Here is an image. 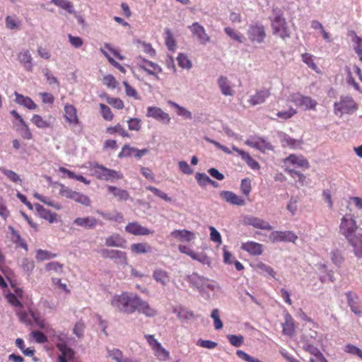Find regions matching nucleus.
Returning a JSON list of instances; mask_svg holds the SVG:
<instances>
[{"instance_id": "nucleus-1", "label": "nucleus", "mask_w": 362, "mask_h": 362, "mask_svg": "<svg viewBox=\"0 0 362 362\" xmlns=\"http://www.w3.org/2000/svg\"><path fill=\"white\" fill-rule=\"evenodd\" d=\"M339 233L353 247L356 257L362 259V228L358 226L352 214H346L341 218Z\"/></svg>"}, {"instance_id": "nucleus-63", "label": "nucleus", "mask_w": 362, "mask_h": 362, "mask_svg": "<svg viewBox=\"0 0 362 362\" xmlns=\"http://www.w3.org/2000/svg\"><path fill=\"white\" fill-rule=\"evenodd\" d=\"M195 178L201 187H205L207 185H209L211 181V178L207 175L202 173H197Z\"/></svg>"}, {"instance_id": "nucleus-23", "label": "nucleus", "mask_w": 362, "mask_h": 362, "mask_svg": "<svg viewBox=\"0 0 362 362\" xmlns=\"http://www.w3.org/2000/svg\"><path fill=\"white\" fill-rule=\"evenodd\" d=\"M141 61V64H139V66L148 74L156 76L158 74L162 72V69L158 64L145 59H142Z\"/></svg>"}, {"instance_id": "nucleus-49", "label": "nucleus", "mask_w": 362, "mask_h": 362, "mask_svg": "<svg viewBox=\"0 0 362 362\" xmlns=\"http://www.w3.org/2000/svg\"><path fill=\"white\" fill-rule=\"evenodd\" d=\"M165 41L167 47L168 48L169 50L174 51L176 47V42L173 33H171L169 28H165Z\"/></svg>"}, {"instance_id": "nucleus-42", "label": "nucleus", "mask_w": 362, "mask_h": 362, "mask_svg": "<svg viewBox=\"0 0 362 362\" xmlns=\"http://www.w3.org/2000/svg\"><path fill=\"white\" fill-rule=\"evenodd\" d=\"M131 250L135 254H145L151 252L152 247L146 243H134L131 245Z\"/></svg>"}, {"instance_id": "nucleus-4", "label": "nucleus", "mask_w": 362, "mask_h": 362, "mask_svg": "<svg viewBox=\"0 0 362 362\" xmlns=\"http://www.w3.org/2000/svg\"><path fill=\"white\" fill-rule=\"evenodd\" d=\"M273 35L282 40L289 38L291 31L284 17V12L279 8L272 9V16L269 17Z\"/></svg>"}, {"instance_id": "nucleus-55", "label": "nucleus", "mask_w": 362, "mask_h": 362, "mask_svg": "<svg viewBox=\"0 0 362 362\" xmlns=\"http://www.w3.org/2000/svg\"><path fill=\"white\" fill-rule=\"evenodd\" d=\"M18 131L20 132L21 136L25 139H31L33 138V134L25 121L20 123Z\"/></svg>"}, {"instance_id": "nucleus-62", "label": "nucleus", "mask_w": 362, "mask_h": 362, "mask_svg": "<svg viewBox=\"0 0 362 362\" xmlns=\"http://www.w3.org/2000/svg\"><path fill=\"white\" fill-rule=\"evenodd\" d=\"M296 113H297L296 110H295L293 107H290L287 110L279 111L276 113V116L279 118H281L284 120H287V119L291 118L293 116H294Z\"/></svg>"}, {"instance_id": "nucleus-3", "label": "nucleus", "mask_w": 362, "mask_h": 362, "mask_svg": "<svg viewBox=\"0 0 362 362\" xmlns=\"http://www.w3.org/2000/svg\"><path fill=\"white\" fill-rule=\"evenodd\" d=\"M138 295L133 293L122 292L116 294L110 299V305L120 313L132 314L135 312V305Z\"/></svg>"}, {"instance_id": "nucleus-28", "label": "nucleus", "mask_w": 362, "mask_h": 362, "mask_svg": "<svg viewBox=\"0 0 362 362\" xmlns=\"http://www.w3.org/2000/svg\"><path fill=\"white\" fill-rule=\"evenodd\" d=\"M262 245L253 241H248L243 243L241 249L247 252L252 255H260L262 253Z\"/></svg>"}, {"instance_id": "nucleus-44", "label": "nucleus", "mask_w": 362, "mask_h": 362, "mask_svg": "<svg viewBox=\"0 0 362 362\" xmlns=\"http://www.w3.org/2000/svg\"><path fill=\"white\" fill-rule=\"evenodd\" d=\"M311 28L315 30H318L327 42L332 41L330 34L325 30L322 24L320 21L316 20L312 21Z\"/></svg>"}, {"instance_id": "nucleus-45", "label": "nucleus", "mask_w": 362, "mask_h": 362, "mask_svg": "<svg viewBox=\"0 0 362 362\" xmlns=\"http://www.w3.org/2000/svg\"><path fill=\"white\" fill-rule=\"evenodd\" d=\"M110 259L117 264L122 265L127 264V257L126 253L123 251L114 250Z\"/></svg>"}, {"instance_id": "nucleus-53", "label": "nucleus", "mask_w": 362, "mask_h": 362, "mask_svg": "<svg viewBox=\"0 0 362 362\" xmlns=\"http://www.w3.org/2000/svg\"><path fill=\"white\" fill-rule=\"evenodd\" d=\"M45 269L56 274H62L63 273V264L57 262H49L45 265Z\"/></svg>"}, {"instance_id": "nucleus-26", "label": "nucleus", "mask_w": 362, "mask_h": 362, "mask_svg": "<svg viewBox=\"0 0 362 362\" xmlns=\"http://www.w3.org/2000/svg\"><path fill=\"white\" fill-rule=\"evenodd\" d=\"M14 95L16 96L15 101L17 104L23 106L30 110H35L37 108V105L30 97L25 96L17 92H15Z\"/></svg>"}, {"instance_id": "nucleus-47", "label": "nucleus", "mask_w": 362, "mask_h": 362, "mask_svg": "<svg viewBox=\"0 0 362 362\" xmlns=\"http://www.w3.org/2000/svg\"><path fill=\"white\" fill-rule=\"evenodd\" d=\"M19 266L23 272L28 276H30L35 268V263L28 258H23L19 264Z\"/></svg>"}, {"instance_id": "nucleus-39", "label": "nucleus", "mask_w": 362, "mask_h": 362, "mask_svg": "<svg viewBox=\"0 0 362 362\" xmlns=\"http://www.w3.org/2000/svg\"><path fill=\"white\" fill-rule=\"evenodd\" d=\"M168 103L170 106L176 109V113L178 116L187 119H192V112L185 107L180 106L179 104L172 100H168Z\"/></svg>"}, {"instance_id": "nucleus-60", "label": "nucleus", "mask_w": 362, "mask_h": 362, "mask_svg": "<svg viewBox=\"0 0 362 362\" xmlns=\"http://www.w3.org/2000/svg\"><path fill=\"white\" fill-rule=\"evenodd\" d=\"M211 317L214 320V325L216 329H221L223 327V322L220 319L219 310L214 309L211 312Z\"/></svg>"}, {"instance_id": "nucleus-7", "label": "nucleus", "mask_w": 362, "mask_h": 362, "mask_svg": "<svg viewBox=\"0 0 362 362\" xmlns=\"http://www.w3.org/2000/svg\"><path fill=\"white\" fill-rule=\"evenodd\" d=\"M144 338L159 361H165L169 358L170 353L155 338L154 335L145 334Z\"/></svg>"}, {"instance_id": "nucleus-17", "label": "nucleus", "mask_w": 362, "mask_h": 362, "mask_svg": "<svg viewBox=\"0 0 362 362\" xmlns=\"http://www.w3.org/2000/svg\"><path fill=\"white\" fill-rule=\"evenodd\" d=\"M64 117L67 123L74 126L79 124L77 110L73 105L66 104L64 107Z\"/></svg>"}, {"instance_id": "nucleus-43", "label": "nucleus", "mask_w": 362, "mask_h": 362, "mask_svg": "<svg viewBox=\"0 0 362 362\" xmlns=\"http://www.w3.org/2000/svg\"><path fill=\"white\" fill-rule=\"evenodd\" d=\"M255 269L257 271H259L260 274H267L273 279L276 278V272L268 264L259 262L255 265Z\"/></svg>"}, {"instance_id": "nucleus-48", "label": "nucleus", "mask_w": 362, "mask_h": 362, "mask_svg": "<svg viewBox=\"0 0 362 362\" xmlns=\"http://www.w3.org/2000/svg\"><path fill=\"white\" fill-rule=\"evenodd\" d=\"M56 257H57L56 254L52 253L47 250H43L41 249L36 250L35 258H36L37 261H38V262L49 260V259L55 258Z\"/></svg>"}, {"instance_id": "nucleus-27", "label": "nucleus", "mask_w": 362, "mask_h": 362, "mask_svg": "<svg viewBox=\"0 0 362 362\" xmlns=\"http://www.w3.org/2000/svg\"><path fill=\"white\" fill-rule=\"evenodd\" d=\"M233 151L237 152L242 159L245 161L247 165L252 170H258L260 166L259 163L254 160L247 152L239 149L235 146H232Z\"/></svg>"}, {"instance_id": "nucleus-56", "label": "nucleus", "mask_w": 362, "mask_h": 362, "mask_svg": "<svg viewBox=\"0 0 362 362\" xmlns=\"http://www.w3.org/2000/svg\"><path fill=\"white\" fill-rule=\"evenodd\" d=\"M107 132L110 134H113L115 133H118L123 137H129V133L122 127V126L119 124L114 127H110L107 128Z\"/></svg>"}, {"instance_id": "nucleus-38", "label": "nucleus", "mask_w": 362, "mask_h": 362, "mask_svg": "<svg viewBox=\"0 0 362 362\" xmlns=\"http://www.w3.org/2000/svg\"><path fill=\"white\" fill-rule=\"evenodd\" d=\"M153 278L163 286L167 285L170 281L169 274L161 269H156L153 273Z\"/></svg>"}, {"instance_id": "nucleus-35", "label": "nucleus", "mask_w": 362, "mask_h": 362, "mask_svg": "<svg viewBox=\"0 0 362 362\" xmlns=\"http://www.w3.org/2000/svg\"><path fill=\"white\" fill-rule=\"evenodd\" d=\"M173 312L177 315V317L180 320L184 322H188L194 317V315L192 311L182 306L173 308Z\"/></svg>"}, {"instance_id": "nucleus-18", "label": "nucleus", "mask_w": 362, "mask_h": 362, "mask_svg": "<svg viewBox=\"0 0 362 362\" xmlns=\"http://www.w3.org/2000/svg\"><path fill=\"white\" fill-rule=\"evenodd\" d=\"M170 237L176 239L180 242H191L196 238L195 234L189 230H174L170 233Z\"/></svg>"}, {"instance_id": "nucleus-25", "label": "nucleus", "mask_w": 362, "mask_h": 362, "mask_svg": "<svg viewBox=\"0 0 362 362\" xmlns=\"http://www.w3.org/2000/svg\"><path fill=\"white\" fill-rule=\"evenodd\" d=\"M347 298V303L349 306L350 307L351 311L355 313L356 315H361V306L358 297L352 293H346Z\"/></svg>"}, {"instance_id": "nucleus-22", "label": "nucleus", "mask_w": 362, "mask_h": 362, "mask_svg": "<svg viewBox=\"0 0 362 362\" xmlns=\"http://www.w3.org/2000/svg\"><path fill=\"white\" fill-rule=\"evenodd\" d=\"M220 197L230 204L243 206L245 204L243 198L236 195L231 191H221L220 192Z\"/></svg>"}, {"instance_id": "nucleus-52", "label": "nucleus", "mask_w": 362, "mask_h": 362, "mask_svg": "<svg viewBox=\"0 0 362 362\" xmlns=\"http://www.w3.org/2000/svg\"><path fill=\"white\" fill-rule=\"evenodd\" d=\"M192 259L196 260L204 265L211 267V259L204 252H195L194 253Z\"/></svg>"}, {"instance_id": "nucleus-58", "label": "nucleus", "mask_w": 362, "mask_h": 362, "mask_svg": "<svg viewBox=\"0 0 362 362\" xmlns=\"http://www.w3.org/2000/svg\"><path fill=\"white\" fill-rule=\"evenodd\" d=\"M302 61L306 64L309 68L311 69L316 71L317 70L318 67L316 65V64L314 62L313 56L308 53H304L301 56Z\"/></svg>"}, {"instance_id": "nucleus-16", "label": "nucleus", "mask_w": 362, "mask_h": 362, "mask_svg": "<svg viewBox=\"0 0 362 362\" xmlns=\"http://www.w3.org/2000/svg\"><path fill=\"white\" fill-rule=\"evenodd\" d=\"M125 231L134 235H148L153 233V230L142 226L138 222L129 223L125 226Z\"/></svg>"}, {"instance_id": "nucleus-59", "label": "nucleus", "mask_w": 362, "mask_h": 362, "mask_svg": "<svg viewBox=\"0 0 362 362\" xmlns=\"http://www.w3.org/2000/svg\"><path fill=\"white\" fill-rule=\"evenodd\" d=\"M225 33L233 40L238 42H243V37L241 34L235 31L233 28L230 27H226L224 28Z\"/></svg>"}, {"instance_id": "nucleus-21", "label": "nucleus", "mask_w": 362, "mask_h": 362, "mask_svg": "<svg viewBox=\"0 0 362 362\" xmlns=\"http://www.w3.org/2000/svg\"><path fill=\"white\" fill-rule=\"evenodd\" d=\"M295 330L294 320L292 316L286 312L284 314V322L282 323V332L284 335L292 337L295 333Z\"/></svg>"}, {"instance_id": "nucleus-9", "label": "nucleus", "mask_w": 362, "mask_h": 362, "mask_svg": "<svg viewBox=\"0 0 362 362\" xmlns=\"http://www.w3.org/2000/svg\"><path fill=\"white\" fill-rule=\"evenodd\" d=\"M269 239L273 243L279 242L294 243L298 240V235L291 230H274L269 234Z\"/></svg>"}, {"instance_id": "nucleus-12", "label": "nucleus", "mask_w": 362, "mask_h": 362, "mask_svg": "<svg viewBox=\"0 0 362 362\" xmlns=\"http://www.w3.org/2000/svg\"><path fill=\"white\" fill-rule=\"evenodd\" d=\"M245 144L252 148H256L261 152L272 150V145L267 139L259 136H251L247 139Z\"/></svg>"}, {"instance_id": "nucleus-61", "label": "nucleus", "mask_w": 362, "mask_h": 362, "mask_svg": "<svg viewBox=\"0 0 362 362\" xmlns=\"http://www.w3.org/2000/svg\"><path fill=\"white\" fill-rule=\"evenodd\" d=\"M227 339L230 344L235 347L240 346L244 341V338L242 335L228 334L227 335Z\"/></svg>"}, {"instance_id": "nucleus-46", "label": "nucleus", "mask_w": 362, "mask_h": 362, "mask_svg": "<svg viewBox=\"0 0 362 362\" xmlns=\"http://www.w3.org/2000/svg\"><path fill=\"white\" fill-rule=\"evenodd\" d=\"M6 27L9 30L19 29L21 21L16 16H8L5 20Z\"/></svg>"}, {"instance_id": "nucleus-6", "label": "nucleus", "mask_w": 362, "mask_h": 362, "mask_svg": "<svg viewBox=\"0 0 362 362\" xmlns=\"http://www.w3.org/2000/svg\"><path fill=\"white\" fill-rule=\"evenodd\" d=\"M358 109V105L352 97L342 95L338 102L334 104V114L340 117L343 115H351Z\"/></svg>"}, {"instance_id": "nucleus-51", "label": "nucleus", "mask_w": 362, "mask_h": 362, "mask_svg": "<svg viewBox=\"0 0 362 362\" xmlns=\"http://www.w3.org/2000/svg\"><path fill=\"white\" fill-rule=\"evenodd\" d=\"M352 41L354 43V50L358 56L359 60L362 62V37L354 33Z\"/></svg>"}, {"instance_id": "nucleus-5", "label": "nucleus", "mask_w": 362, "mask_h": 362, "mask_svg": "<svg viewBox=\"0 0 362 362\" xmlns=\"http://www.w3.org/2000/svg\"><path fill=\"white\" fill-rule=\"evenodd\" d=\"M88 167L92 171V175L99 180L113 181L115 180H120L123 177V175L120 172L107 168L97 163H90Z\"/></svg>"}, {"instance_id": "nucleus-34", "label": "nucleus", "mask_w": 362, "mask_h": 362, "mask_svg": "<svg viewBox=\"0 0 362 362\" xmlns=\"http://www.w3.org/2000/svg\"><path fill=\"white\" fill-rule=\"evenodd\" d=\"M8 230L11 233L10 238L11 241L16 244L17 247L23 248L25 251H28V247L25 241L21 238L19 233L14 229L11 226H8Z\"/></svg>"}, {"instance_id": "nucleus-57", "label": "nucleus", "mask_w": 362, "mask_h": 362, "mask_svg": "<svg viewBox=\"0 0 362 362\" xmlns=\"http://www.w3.org/2000/svg\"><path fill=\"white\" fill-rule=\"evenodd\" d=\"M320 267L325 272V274L320 275V280L322 283L334 282V278L332 271H327L325 264L320 265Z\"/></svg>"}, {"instance_id": "nucleus-15", "label": "nucleus", "mask_w": 362, "mask_h": 362, "mask_svg": "<svg viewBox=\"0 0 362 362\" xmlns=\"http://www.w3.org/2000/svg\"><path fill=\"white\" fill-rule=\"evenodd\" d=\"M146 117H152L158 121L166 124L169 123L170 121L169 115L158 107H148L147 108Z\"/></svg>"}, {"instance_id": "nucleus-30", "label": "nucleus", "mask_w": 362, "mask_h": 362, "mask_svg": "<svg viewBox=\"0 0 362 362\" xmlns=\"http://www.w3.org/2000/svg\"><path fill=\"white\" fill-rule=\"evenodd\" d=\"M58 350L61 352V354L58 357V362L73 361L75 356V351L74 349L69 347L67 345L66 346H60Z\"/></svg>"}, {"instance_id": "nucleus-14", "label": "nucleus", "mask_w": 362, "mask_h": 362, "mask_svg": "<svg viewBox=\"0 0 362 362\" xmlns=\"http://www.w3.org/2000/svg\"><path fill=\"white\" fill-rule=\"evenodd\" d=\"M18 60L26 71H33L35 64L31 53L28 49H22L18 54Z\"/></svg>"}, {"instance_id": "nucleus-40", "label": "nucleus", "mask_w": 362, "mask_h": 362, "mask_svg": "<svg viewBox=\"0 0 362 362\" xmlns=\"http://www.w3.org/2000/svg\"><path fill=\"white\" fill-rule=\"evenodd\" d=\"M108 357L112 358L116 362H132V361L124 356L122 352L118 349H107Z\"/></svg>"}, {"instance_id": "nucleus-19", "label": "nucleus", "mask_w": 362, "mask_h": 362, "mask_svg": "<svg viewBox=\"0 0 362 362\" xmlns=\"http://www.w3.org/2000/svg\"><path fill=\"white\" fill-rule=\"evenodd\" d=\"M284 163H290L292 165L308 169L310 167L308 160L303 156L291 154L284 159Z\"/></svg>"}, {"instance_id": "nucleus-41", "label": "nucleus", "mask_w": 362, "mask_h": 362, "mask_svg": "<svg viewBox=\"0 0 362 362\" xmlns=\"http://www.w3.org/2000/svg\"><path fill=\"white\" fill-rule=\"evenodd\" d=\"M31 122L40 129H47L52 127V123L49 120L43 118L40 115H34L31 118Z\"/></svg>"}, {"instance_id": "nucleus-31", "label": "nucleus", "mask_w": 362, "mask_h": 362, "mask_svg": "<svg viewBox=\"0 0 362 362\" xmlns=\"http://www.w3.org/2000/svg\"><path fill=\"white\" fill-rule=\"evenodd\" d=\"M74 223L84 228L91 229L95 227L98 221L92 216L78 217L74 221Z\"/></svg>"}, {"instance_id": "nucleus-10", "label": "nucleus", "mask_w": 362, "mask_h": 362, "mask_svg": "<svg viewBox=\"0 0 362 362\" xmlns=\"http://www.w3.org/2000/svg\"><path fill=\"white\" fill-rule=\"evenodd\" d=\"M245 225L252 226L257 229L272 230L273 227L266 220L252 215L245 216L243 218Z\"/></svg>"}, {"instance_id": "nucleus-20", "label": "nucleus", "mask_w": 362, "mask_h": 362, "mask_svg": "<svg viewBox=\"0 0 362 362\" xmlns=\"http://www.w3.org/2000/svg\"><path fill=\"white\" fill-rule=\"evenodd\" d=\"M269 89L263 88L257 90L255 94L251 95L248 102L250 105L255 106L265 102L266 99L270 95Z\"/></svg>"}, {"instance_id": "nucleus-50", "label": "nucleus", "mask_w": 362, "mask_h": 362, "mask_svg": "<svg viewBox=\"0 0 362 362\" xmlns=\"http://www.w3.org/2000/svg\"><path fill=\"white\" fill-rule=\"evenodd\" d=\"M51 2L66 10L69 13H74L75 11L73 4L68 0H51Z\"/></svg>"}, {"instance_id": "nucleus-33", "label": "nucleus", "mask_w": 362, "mask_h": 362, "mask_svg": "<svg viewBox=\"0 0 362 362\" xmlns=\"http://www.w3.org/2000/svg\"><path fill=\"white\" fill-rule=\"evenodd\" d=\"M218 86L223 95L226 96H232L234 94L230 83L226 76H221L217 80Z\"/></svg>"}, {"instance_id": "nucleus-64", "label": "nucleus", "mask_w": 362, "mask_h": 362, "mask_svg": "<svg viewBox=\"0 0 362 362\" xmlns=\"http://www.w3.org/2000/svg\"><path fill=\"white\" fill-rule=\"evenodd\" d=\"M100 113L104 119L111 121L113 119V115L110 108L105 104H100Z\"/></svg>"}, {"instance_id": "nucleus-29", "label": "nucleus", "mask_w": 362, "mask_h": 362, "mask_svg": "<svg viewBox=\"0 0 362 362\" xmlns=\"http://www.w3.org/2000/svg\"><path fill=\"white\" fill-rule=\"evenodd\" d=\"M50 335L51 340L55 344L57 349L60 346H66L69 342V337L66 333L62 332H54Z\"/></svg>"}, {"instance_id": "nucleus-13", "label": "nucleus", "mask_w": 362, "mask_h": 362, "mask_svg": "<svg viewBox=\"0 0 362 362\" xmlns=\"http://www.w3.org/2000/svg\"><path fill=\"white\" fill-rule=\"evenodd\" d=\"M136 311H138L139 313H141L148 317H153L158 315L157 310L149 305L147 301L141 298L139 296L135 305V312Z\"/></svg>"}, {"instance_id": "nucleus-37", "label": "nucleus", "mask_w": 362, "mask_h": 362, "mask_svg": "<svg viewBox=\"0 0 362 362\" xmlns=\"http://www.w3.org/2000/svg\"><path fill=\"white\" fill-rule=\"evenodd\" d=\"M280 137L283 146H288L293 149L301 148L302 141L300 140L293 139L286 134H281Z\"/></svg>"}, {"instance_id": "nucleus-32", "label": "nucleus", "mask_w": 362, "mask_h": 362, "mask_svg": "<svg viewBox=\"0 0 362 362\" xmlns=\"http://www.w3.org/2000/svg\"><path fill=\"white\" fill-rule=\"evenodd\" d=\"M35 208L41 218L48 221L51 223L57 221V214L56 213L50 211L39 204H35Z\"/></svg>"}, {"instance_id": "nucleus-54", "label": "nucleus", "mask_w": 362, "mask_h": 362, "mask_svg": "<svg viewBox=\"0 0 362 362\" xmlns=\"http://www.w3.org/2000/svg\"><path fill=\"white\" fill-rule=\"evenodd\" d=\"M178 65L185 69H190L192 67V64L187 55L181 53L177 57Z\"/></svg>"}, {"instance_id": "nucleus-36", "label": "nucleus", "mask_w": 362, "mask_h": 362, "mask_svg": "<svg viewBox=\"0 0 362 362\" xmlns=\"http://www.w3.org/2000/svg\"><path fill=\"white\" fill-rule=\"evenodd\" d=\"M107 189L108 192L112 194L117 201H127L130 198L129 194L125 189L112 185H107Z\"/></svg>"}, {"instance_id": "nucleus-24", "label": "nucleus", "mask_w": 362, "mask_h": 362, "mask_svg": "<svg viewBox=\"0 0 362 362\" xmlns=\"http://www.w3.org/2000/svg\"><path fill=\"white\" fill-rule=\"evenodd\" d=\"M105 245L107 247L125 248L127 240L120 235L115 233L105 238Z\"/></svg>"}, {"instance_id": "nucleus-2", "label": "nucleus", "mask_w": 362, "mask_h": 362, "mask_svg": "<svg viewBox=\"0 0 362 362\" xmlns=\"http://www.w3.org/2000/svg\"><path fill=\"white\" fill-rule=\"evenodd\" d=\"M186 279L190 286L197 288L200 296L207 300L215 298L216 293L221 291V287L216 281L195 272L188 275Z\"/></svg>"}, {"instance_id": "nucleus-8", "label": "nucleus", "mask_w": 362, "mask_h": 362, "mask_svg": "<svg viewBox=\"0 0 362 362\" xmlns=\"http://www.w3.org/2000/svg\"><path fill=\"white\" fill-rule=\"evenodd\" d=\"M247 37L252 43L261 44L266 37L264 26L259 23H251L247 31Z\"/></svg>"}, {"instance_id": "nucleus-11", "label": "nucleus", "mask_w": 362, "mask_h": 362, "mask_svg": "<svg viewBox=\"0 0 362 362\" xmlns=\"http://www.w3.org/2000/svg\"><path fill=\"white\" fill-rule=\"evenodd\" d=\"M193 37H194L200 44L206 45L210 42V37L206 33L205 28L198 22L193 23L188 27Z\"/></svg>"}]
</instances>
